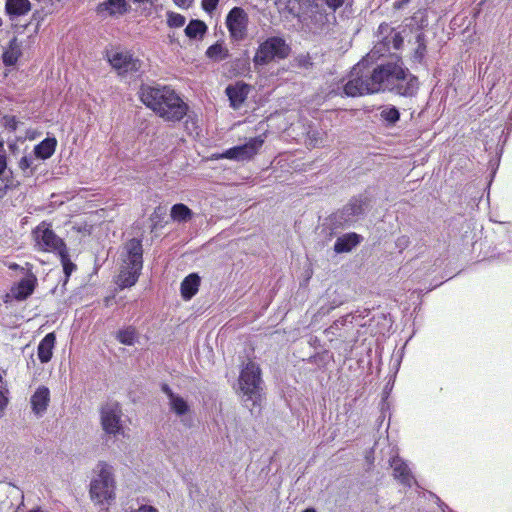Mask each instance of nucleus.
Masks as SVG:
<instances>
[{
    "label": "nucleus",
    "instance_id": "f257e3e1",
    "mask_svg": "<svg viewBox=\"0 0 512 512\" xmlns=\"http://www.w3.org/2000/svg\"><path fill=\"white\" fill-rule=\"evenodd\" d=\"M371 206L370 198L365 194L353 196L341 209L332 213L327 219V226L331 235L339 230L349 228L362 219Z\"/></svg>",
    "mask_w": 512,
    "mask_h": 512
},
{
    "label": "nucleus",
    "instance_id": "f03ea898",
    "mask_svg": "<svg viewBox=\"0 0 512 512\" xmlns=\"http://www.w3.org/2000/svg\"><path fill=\"white\" fill-rule=\"evenodd\" d=\"M125 266L118 275L117 284L120 288H129L136 284L143 268L142 240L131 238L124 244Z\"/></svg>",
    "mask_w": 512,
    "mask_h": 512
},
{
    "label": "nucleus",
    "instance_id": "7ed1b4c3",
    "mask_svg": "<svg viewBox=\"0 0 512 512\" xmlns=\"http://www.w3.org/2000/svg\"><path fill=\"white\" fill-rule=\"evenodd\" d=\"M376 49V46L374 47ZM379 50H372L370 53L372 57L367 62V69L370 75L371 86L373 87L374 94L379 92H390L393 80L397 77L395 75L396 69L401 60L400 57H394L390 60H381L380 62H373V57Z\"/></svg>",
    "mask_w": 512,
    "mask_h": 512
},
{
    "label": "nucleus",
    "instance_id": "20e7f679",
    "mask_svg": "<svg viewBox=\"0 0 512 512\" xmlns=\"http://www.w3.org/2000/svg\"><path fill=\"white\" fill-rule=\"evenodd\" d=\"M261 371L254 362H249L242 369L239 377L240 389L243 392V403L252 411L262 400Z\"/></svg>",
    "mask_w": 512,
    "mask_h": 512
},
{
    "label": "nucleus",
    "instance_id": "39448f33",
    "mask_svg": "<svg viewBox=\"0 0 512 512\" xmlns=\"http://www.w3.org/2000/svg\"><path fill=\"white\" fill-rule=\"evenodd\" d=\"M372 54H367L351 70L349 80L344 85V93L349 97H358L367 94H374L371 86L370 75L367 69V62Z\"/></svg>",
    "mask_w": 512,
    "mask_h": 512
},
{
    "label": "nucleus",
    "instance_id": "423d86ee",
    "mask_svg": "<svg viewBox=\"0 0 512 512\" xmlns=\"http://www.w3.org/2000/svg\"><path fill=\"white\" fill-rule=\"evenodd\" d=\"M97 477L90 484V496L98 503L109 501L115 498V480L113 467L104 461L97 464Z\"/></svg>",
    "mask_w": 512,
    "mask_h": 512
},
{
    "label": "nucleus",
    "instance_id": "0eeeda50",
    "mask_svg": "<svg viewBox=\"0 0 512 512\" xmlns=\"http://www.w3.org/2000/svg\"><path fill=\"white\" fill-rule=\"evenodd\" d=\"M291 53V47L279 36L268 37L262 42L253 58L255 66H265L275 60H284Z\"/></svg>",
    "mask_w": 512,
    "mask_h": 512
},
{
    "label": "nucleus",
    "instance_id": "6e6552de",
    "mask_svg": "<svg viewBox=\"0 0 512 512\" xmlns=\"http://www.w3.org/2000/svg\"><path fill=\"white\" fill-rule=\"evenodd\" d=\"M395 75L398 78L393 80L390 92L404 97L415 96L419 89L418 78L403 66L402 60L399 62Z\"/></svg>",
    "mask_w": 512,
    "mask_h": 512
},
{
    "label": "nucleus",
    "instance_id": "1a4fd4ad",
    "mask_svg": "<svg viewBox=\"0 0 512 512\" xmlns=\"http://www.w3.org/2000/svg\"><path fill=\"white\" fill-rule=\"evenodd\" d=\"M33 236L36 246L40 250L57 252L59 254L67 248L64 241L44 222L33 230Z\"/></svg>",
    "mask_w": 512,
    "mask_h": 512
},
{
    "label": "nucleus",
    "instance_id": "9d476101",
    "mask_svg": "<svg viewBox=\"0 0 512 512\" xmlns=\"http://www.w3.org/2000/svg\"><path fill=\"white\" fill-rule=\"evenodd\" d=\"M188 105L173 90L156 112L165 121L178 122L187 114Z\"/></svg>",
    "mask_w": 512,
    "mask_h": 512
},
{
    "label": "nucleus",
    "instance_id": "9b49d317",
    "mask_svg": "<svg viewBox=\"0 0 512 512\" xmlns=\"http://www.w3.org/2000/svg\"><path fill=\"white\" fill-rule=\"evenodd\" d=\"M101 425L107 434L118 435L122 433V410L117 402H108L101 407Z\"/></svg>",
    "mask_w": 512,
    "mask_h": 512
},
{
    "label": "nucleus",
    "instance_id": "f8f14e48",
    "mask_svg": "<svg viewBox=\"0 0 512 512\" xmlns=\"http://www.w3.org/2000/svg\"><path fill=\"white\" fill-rule=\"evenodd\" d=\"M248 14L241 7L232 8L226 16V25L230 36L235 41H242L247 36Z\"/></svg>",
    "mask_w": 512,
    "mask_h": 512
},
{
    "label": "nucleus",
    "instance_id": "ddd939ff",
    "mask_svg": "<svg viewBox=\"0 0 512 512\" xmlns=\"http://www.w3.org/2000/svg\"><path fill=\"white\" fill-rule=\"evenodd\" d=\"M172 91L168 86L142 85L139 93L141 101L156 113Z\"/></svg>",
    "mask_w": 512,
    "mask_h": 512
},
{
    "label": "nucleus",
    "instance_id": "4468645a",
    "mask_svg": "<svg viewBox=\"0 0 512 512\" xmlns=\"http://www.w3.org/2000/svg\"><path fill=\"white\" fill-rule=\"evenodd\" d=\"M263 143L264 140L261 139V137L251 138L243 145H238L227 149L221 155V158H226L235 161L249 160L258 153Z\"/></svg>",
    "mask_w": 512,
    "mask_h": 512
},
{
    "label": "nucleus",
    "instance_id": "2eb2a0df",
    "mask_svg": "<svg viewBox=\"0 0 512 512\" xmlns=\"http://www.w3.org/2000/svg\"><path fill=\"white\" fill-rule=\"evenodd\" d=\"M108 60L119 75L138 72L142 65L141 61L134 58L129 52H114L108 55Z\"/></svg>",
    "mask_w": 512,
    "mask_h": 512
},
{
    "label": "nucleus",
    "instance_id": "dca6fc26",
    "mask_svg": "<svg viewBox=\"0 0 512 512\" xmlns=\"http://www.w3.org/2000/svg\"><path fill=\"white\" fill-rule=\"evenodd\" d=\"M251 86L242 81L234 85H228L225 93L230 101V106L233 109H239L248 97Z\"/></svg>",
    "mask_w": 512,
    "mask_h": 512
},
{
    "label": "nucleus",
    "instance_id": "f3484780",
    "mask_svg": "<svg viewBox=\"0 0 512 512\" xmlns=\"http://www.w3.org/2000/svg\"><path fill=\"white\" fill-rule=\"evenodd\" d=\"M129 9L126 0H105L97 5L96 13L101 17H114L126 14Z\"/></svg>",
    "mask_w": 512,
    "mask_h": 512
},
{
    "label": "nucleus",
    "instance_id": "a211bd4d",
    "mask_svg": "<svg viewBox=\"0 0 512 512\" xmlns=\"http://www.w3.org/2000/svg\"><path fill=\"white\" fill-rule=\"evenodd\" d=\"M49 403L50 390L46 386L38 387L30 398L32 411L38 417H42L45 414Z\"/></svg>",
    "mask_w": 512,
    "mask_h": 512
},
{
    "label": "nucleus",
    "instance_id": "6ab92c4d",
    "mask_svg": "<svg viewBox=\"0 0 512 512\" xmlns=\"http://www.w3.org/2000/svg\"><path fill=\"white\" fill-rule=\"evenodd\" d=\"M37 278L35 275L30 274L21 279L16 287L12 288L13 296L16 300H26L35 290Z\"/></svg>",
    "mask_w": 512,
    "mask_h": 512
},
{
    "label": "nucleus",
    "instance_id": "aec40b11",
    "mask_svg": "<svg viewBox=\"0 0 512 512\" xmlns=\"http://www.w3.org/2000/svg\"><path fill=\"white\" fill-rule=\"evenodd\" d=\"M361 235L351 232L337 238L334 244V251L337 254L350 252L354 247L360 244Z\"/></svg>",
    "mask_w": 512,
    "mask_h": 512
},
{
    "label": "nucleus",
    "instance_id": "412c9836",
    "mask_svg": "<svg viewBox=\"0 0 512 512\" xmlns=\"http://www.w3.org/2000/svg\"><path fill=\"white\" fill-rule=\"evenodd\" d=\"M23 42L19 41L17 37H13L8 44V47L2 54V60L5 66H14L18 59L22 56Z\"/></svg>",
    "mask_w": 512,
    "mask_h": 512
},
{
    "label": "nucleus",
    "instance_id": "4be33fe9",
    "mask_svg": "<svg viewBox=\"0 0 512 512\" xmlns=\"http://www.w3.org/2000/svg\"><path fill=\"white\" fill-rule=\"evenodd\" d=\"M56 343L55 334L48 333L39 343L37 348L38 358L41 363H47L51 360L53 355V349Z\"/></svg>",
    "mask_w": 512,
    "mask_h": 512
},
{
    "label": "nucleus",
    "instance_id": "5701e85b",
    "mask_svg": "<svg viewBox=\"0 0 512 512\" xmlns=\"http://www.w3.org/2000/svg\"><path fill=\"white\" fill-rule=\"evenodd\" d=\"M391 467L393 469L394 477L398 479L403 485L410 487L412 484L413 476L411 475L408 465L401 459L394 458L391 462Z\"/></svg>",
    "mask_w": 512,
    "mask_h": 512
},
{
    "label": "nucleus",
    "instance_id": "b1692460",
    "mask_svg": "<svg viewBox=\"0 0 512 512\" xmlns=\"http://www.w3.org/2000/svg\"><path fill=\"white\" fill-rule=\"evenodd\" d=\"M30 10L31 3L29 0H7L5 4V12L11 20L27 14Z\"/></svg>",
    "mask_w": 512,
    "mask_h": 512
},
{
    "label": "nucleus",
    "instance_id": "393cba45",
    "mask_svg": "<svg viewBox=\"0 0 512 512\" xmlns=\"http://www.w3.org/2000/svg\"><path fill=\"white\" fill-rule=\"evenodd\" d=\"M57 140L55 137H47L34 147L33 154L37 159H49L55 152Z\"/></svg>",
    "mask_w": 512,
    "mask_h": 512
},
{
    "label": "nucleus",
    "instance_id": "a878e982",
    "mask_svg": "<svg viewBox=\"0 0 512 512\" xmlns=\"http://www.w3.org/2000/svg\"><path fill=\"white\" fill-rule=\"evenodd\" d=\"M201 279L198 274L191 273L181 283V295L183 299L190 300L197 292Z\"/></svg>",
    "mask_w": 512,
    "mask_h": 512
},
{
    "label": "nucleus",
    "instance_id": "bb28decb",
    "mask_svg": "<svg viewBox=\"0 0 512 512\" xmlns=\"http://www.w3.org/2000/svg\"><path fill=\"white\" fill-rule=\"evenodd\" d=\"M208 27L204 21L192 19L184 29L185 35L190 39H202L207 33Z\"/></svg>",
    "mask_w": 512,
    "mask_h": 512
},
{
    "label": "nucleus",
    "instance_id": "cd10ccee",
    "mask_svg": "<svg viewBox=\"0 0 512 512\" xmlns=\"http://www.w3.org/2000/svg\"><path fill=\"white\" fill-rule=\"evenodd\" d=\"M170 216L174 221L185 223L192 219L193 211L187 205L177 203L171 207Z\"/></svg>",
    "mask_w": 512,
    "mask_h": 512
},
{
    "label": "nucleus",
    "instance_id": "c85d7f7f",
    "mask_svg": "<svg viewBox=\"0 0 512 512\" xmlns=\"http://www.w3.org/2000/svg\"><path fill=\"white\" fill-rule=\"evenodd\" d=\"M380 117L386 127H393L400 120V111L394 105H383L380 107Z\"/></svg>",
    "mask_w": 512,
    "mask_h": 512
},
{
    "label": "nucleus",
    "instance_id": "c756f323",
    "mask_svg": "<svg viewBox=\"0 0 512 512\" xmlns=\"http://www.w3.org/2000/svg\"><path fill=\"white\" fill-rule=\"evenodd\" d=\"M205 54L214 62H221L230 56L229 50L220 42H216L209 46Z\"/></svg>",
    "mask_w": 512,
    "mask_h": 512
},
{
    "label": "nucleus",
    "instance_id": "7c9ffc66",
    "mask_svg": "<svg viewBox=\"0 0 512 512\" xmlns=\"http://www.w3.org/2000/svg\"><path fill=\"white\" fill-rule=\"evenodd\" d=\"M324 135L325 133L321 129L309 125L308 130L306 132L305 143L308 147H318L323 143Z\"/></svg>",
    "mask_w": 512,
    "mask_h": 512
},
{
    "label": "nucleus",
    "instance_id": "2f4dec72",
    "mask_svg": "<svg viewBox=\"0 0 512 512\" xmlns=\"http://www.w3.org/2000/svg\"><path fill=\"white\" fill-rule=\"evenodd\" d=\"M138 337V333L135 327L128 326L125 329H121L117 332L116 339L124 345H134Z\"/></svg>",
    "mask_w": 512,
    "mask_h": 512
},
{
    "label": "nucleus",
    "instance_id": "473e14b6",
    "mask_svg": "<svg viewBox=\"0 0 512 512\" xmlns=\"http://www.w3.org/2000/svg\"><path fill=\"white\" fill-rule=\"evenodd\" d=\"M37 160V158L35 157V155L33 154H29V155H24L20 160H19V168L23 171L24 175L26 177H30L32 176L35 171H36V168H37V165L35 164V161Z\"/></svg>",
    "mask_w": 512,
    "mask_h": 512
},
{
    "label": "nucleus",
    "instance_id": "72a5a7b5",
    "mask_svg": "<svg viewBox=\"0 0 512 512\" xmlns=\"http://www.w3.org/2000/svg\"><path fill=\"white\" fill-rule=\"evenodd\" d=\"M169 405H170V409L177 416H183L186 413H188L189 410H190V407H189L188 403L186 402V400L183 397L179 396V395H176L175 397H173L169 401Z\"/></svg>",
    "mask_w": 512,
    "mask_h": 512
},
{
    "label": "nucleus",
    "instance_id": "f704fd0d",
    "mask_svg": "<svg viewBox=\"0 0 512 512\" xmlns=\"http://www.w3.org/2000/svg\"><path fill=\"white\" fill-rule=\"evenodd\" d=\"M58 255L60 256L63 272L67 281L72 272L76 270V265L71 261L67 248L61 251Z\"/></svg>",
    "mask_w": 512,
    "mask_h": 512
},
{
    "label": "nucleus",
    "instance_id": "c9c22d12",
    "mask_svg": "<svg viewBox=\"0 0 512 512\" xmlns=\"http://www.w3.org/2000/svg\"><path fill=\"white\" fill-rule=\"evenodd\" d=\"M2 181L4 182V187L0 188V193L2 196L6 193L7 190L15 189L19 186V182L14 179L13 172L11 170L8 171V174L2 175Z\"/></svg>",
    "mask_w": 512,
    "mask_h": 512
},
{
    "label": "nucleus",
    "instance_id": "e433bc0d",
    "mask_svg": "<svg viewBox=\"0 0 512 512\" xmlns=\"http://www.w3.org/2000/svg\"><path fill=\"white\" fill-rule=\"evenodd\" d=\"M185 17L175 12H167V24L171 28H179L185 24Z\"/></svg>",
    "mask_w": 512,
    "mask_h": 512
},
{
    "label": "nucleus",
    "instance_id": "4c0bfd02",
    "mask_svg": "<svg viewBox=\"0 0 512 512\" xmlns=\"http://www.w3.org/2000/svg\"><path fill=\"white\" fill-rule=\"evenodd\" d=\"M18 120L13 115H5L2 118V124L6 129H9L10 131H16L18 127Z\"/></svg>",
    "mask_w": 512,
    "mask_h": 512
},
{
    "label": "nucleus",
    "instance_id": "58836bf2",
    "mask_svg": "<svg viewBox=\"0 0 512 512\" xmlns=\"http://www.w3.org/2000/svg\"><path fill=\"white\" fill-rule=\"evenodd\" d=\"M323 2L328 8H330L333 11H336L340 7H342L346 0H320Z\"/></svg>",
    "mask_w": 512,
    "mask_h": 512
},
{
    "label": "nucleus",
    "instance_id": "ea45409f",
    "mask_svg": "<svg viewBox=\"0 0 512 512\" xmlns=\"http://www.w3.org/2000/svg\"><path fill=\"white\" fill-rule=\"evenodd\" d=\"M409 244H410V239L406 235L399 236L395 242V245L399 249L400 252L403 251L404 249H406L409 246Z\"/></svg>",
    "mask_w": 512,
    "mask_h": 512
},
{
    "label": "nucleus",
    "instance_id": "a19ab883",
    "mask_svg": "<svg viewBox=\"0 0 512 512\" xmlns=\"http://www.w3.org/2000/svg\"><path fill=\"white\" fill-rule=\"evenodd\" d=\"M219 0H202V8L211 13L214 11L218 5Z\"/></svg>",
    "mask_w": 512,
    "mask_h": 512
},
{
    "label": "nucleus",
    "instance_id": "79ce46f5",
    "mask_svg": "<svg viewBox=\"0 0 512 512\" xmlns=\"http://www.w3.org/2000/svg\"><path fill=\"white\" fill-rule=\"evenodd\" d=\"M353 319H354V316L352 313H349L343 317H340L339 319H337L335 321V323H338V327H342V326H345L347 323L349 324H353Z\"/></svg>",
    "mask_w": 512,
    "mask_h": 512
},
{
    "label": "nucleus",
    "instance_id": "37998d69",
    "mask_svg": "<svg viewBox=\"0 0 512 512\" xmlns=\"http://www.w3.org/2000/svg\"><path fill=\"white\" fill-rule=\"evenodd\" d=\"M7 169V158L5 152H0V176L5 173Z\"/></svg>",
    "mask_w": 512,
    "mask_h": 512
},
{
    "label": "nucleus",
    "instance_id": "c03bdc74",
    "mask_svg": "<svg viewBox=\"0 0 512 512\" xmlns=\"http://www.w3.org/2000/svg\"><path fill=\"white\" fill-rule=\"evenodd\" d=\"M340 328L341 327H338V323H335L334 321L333 324L325 330V333L334 336H342L340 333H338V330H340Z\"/></svg>",
    "mask_w": 512,
    "mask_h": 512
},
{
    "label": "nucleus",
    "instance_id": "a18cd8bd",
    "mask_svg": "<svg viewBox=\"0 0 512 512\" xmlns=\"http://www.w3.org/2000/svg\"><path fill=\"white\" fill-rule=\"evenodd\" d=\"M340 328L341 327H338V323H335L334 321L333 324L325 330V333L334 336H342L340 333H338V330H340Z\"/></svg>",
    "mask_w": 512,
    "mask_h": 512
},
{
    "label": "nucleus",
    "instance_id": "49530a36",
    "mask_svg": "<svg viewBox=\"0 0 512 512\" xmlns=\"http://www.w3.org/2000/svg\"><path fill=\"white\" fill-rule=\"evenodd\" d=\"M161 390L167 395L169 401L175 397L177 394H175L172 389L170 388V386L166 383H163L161 385Z\"/></svg>",
    "mask_w": 512,
    "mask_h": 512
},
{
    "label": "nucleus",
    "instance_id": "de8ad7c7",
    "mask_svg": "<svg viewBox=\"0 0 512 512\" xmlns=\"http://www.w3.org/2000/svg\"><path fill=\"white\" fill-rule=\"evenodd\" d=\"M392 42L395 49H399L403 43V38L399 33H394L392 36Z\"/></svg>",
    "mask_w": 512,
    "mask_h": 512
},
{
    "label": "nucleus",
    "instance_id": "09e8293b",
    "mask_svg": "<svg viewBox=\"0 0 512 512\" xmlns=\"http://www.w3.org/2000/svg\"><path fill=\"white\" fill-rule=\"evenodd\" d=\"M426 53V45H418L416 51H415V57L419 60H422Z\"/></svg>",
    "mask_w": 512,
    "mask_h": 512
},
{
    "label": "nucleus",
    "instance_id": "8fccbe9b",
    "mask_svg": "<svg viewBox=\"0 0 512 512\" xmlns=\"http://www.w3.org/2000/svg\"><path fill=\"white\" fill-rule=\"evenodd\" d=\"M165 214V211L163 210L162 207L158 206L155 208L153 214L151 215V219H160L162 217V215Z\"/></svg>",
    "mask_w": 512,
    "mask_h": 512
},
{
    "label": "nucleus",
    "instance_id": "3c124183",
    "mask_svg": "<svg viewBox=\"0 0 512 512\" xmlns=\"http://www.w3.org/2000/svg\"><path fill=\"white\" fill-rule=\"evenodd\" d=\"M135 512H158V510L153 506L143 505L139 507Z\"/></svg>",
    "mask_w": 512,
    "mask_h": 512
},
{
    "label": "nucleus",
    "instance_id": "603ef678",
    "mask_svg": "<svg viewBox=\"0 0 512 512\" xmlns=\"http://www.w3.org/2000/svg\"><path fill=\"white\" fill-rule=\"evenodd\" d=\"M176 5L183 8H188L193 0H173Z\"/></svg>",
    "mask_w": 512,
    "mask_h": 512
},
{
    "label": "nucleus",
    "instance_id": "864d4df0",
    "mask_svg": "<svg viewBox=\"0 0 512 512\" xmlns=\"http://www.w3.org/2000/svg\"><path fill=\"white\" fill-rule=\"evenodd\" d=\"M7 398L4 396L2 391L0 390V412L4 410L7 405Z\"/></svg>",
    "mask_w": 512,
    "mask_h": 512
},
{
    "label": "nucleus",
    "instance_id": "5fc2aeb1",
    "mask_svg": "<svg viewBox=\"0 0 512 512\" xmlns=\"http://www.w3.org/2000/svg\"><path fill=\"white\" fill-rule=\"evenodd\" d=\"M416 42L418 45H426L425 44V34L424 33H418L416 35Z\"/></svg>",
    "mask_w": 512,
    "mask_h": 512
},
{
    "label": "nucleus",
    "instance_id": "6e6d98bb",
    "mask_svg": "<svg viewBox=\"0 0 512 512\" xmlns=\"http://www.w3.org/2000/svg\"><path fill=\"white\" fill-rule=\"evenodd\" d=\"M36 34H37V27H36V28H35V30H34V35H29V36L27 37V41H28L29 43H32V42L34 41V38H35V35H36Z\"/></svg>",
    "mask_w": 512,
    "mask_h": 512
},
{
    "label": "nucleus",
    "instance_id": "4d7b16f0",
    "mask_svg": "<svg viewBox=\"0 0 512 512\" xmlns=\"http://www.w3.org/2000/svg\"><path fill=\"white\" fill-rule=\"evenodd\" d=\"M302 512H316V510L314 508H307V509L303 510Z\"/></svg>",
    "mask_w": 512,
    "mask_h": 512
},
{
    "label": "nucleus",
    "instance_id": "13d9d810",
    "mask_svg": "<svg viewBox=\"0 0 512 512\" xmlns=\"http://www.w3.org/2000/svg\"><path fill=\"white\" fill-rule=\"evenodd\" d=\"M384 28L388 29V25H385V26H384L383 24H381V25H380V27H379V29H380L381 31H382Z\"/></svg>",
    "mask_w": 512,
    "mask_h": 512
},
{
    "label": "nucleus",
    "instance_id": "bf43d9fd",
    "mask_svg": "<svg viewBox=\"0 0 512 512\" xmlns=\"http://www.w3.org/2000/svg\"><path fill=\"white\" fill-rule=\"evenodd\" d=\"M0 149H1L2 151H3V149H4V144H3V142H0Z\"/></svg>",
    "mask_w": 512,
    "mask_h": 512
},
{
    "label": "nucleus",
    "instance_id": "052dcab7",
    "mask_svg": "<svg viewBox=\"0 0 512 512\" xmlns=\"http://www.w3.org/2000/svg\"><path fill=\"white\" fill-rule=\"evenodd\" d=\"M37 14H38V12H35V13L33 14V18H36Z\"/></svg>",
    "mask_w": 512,
    "mask_h": 512
},
{
    "label": "nucleus",
    "instance_id": "680f3d73",
    "mask_svg": "<svg viewBox=\"0 0 512 512\" xmlns=\"http://www.w3.org/2000/svg\"><path fill=\"white\" fill-rule=\"evenodd\" d=\"M28 25H25V26H21L20 28L22 29H26Z\"/></svg>",
    "mask_w": 512,
    "mask_h": 512
}]
</instances>
